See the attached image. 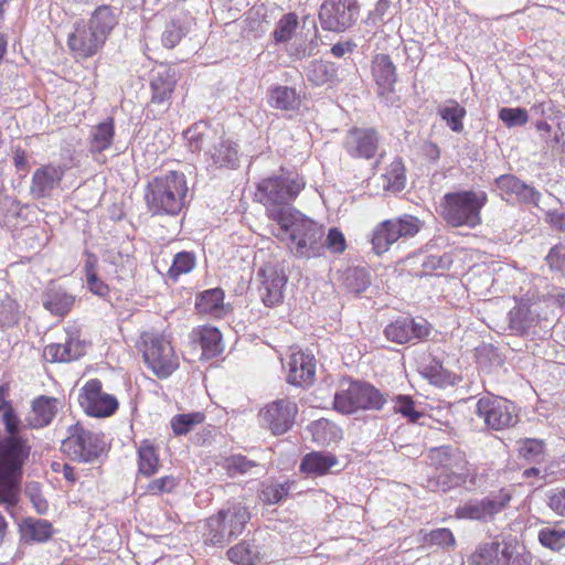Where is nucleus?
I'll list each match as a JSON object with an SVG mask.
<instances>
[{
  "mask_svg": "<svg viewBox=\"0 0 565 565\" xmlns=\"http://www.w3.org/2000/svg\"><path fill=\"white\" fill-rule=\"evenodd\" d=\"M2 423L7 436H0V504L9 510L19 501L23 466L31 446L22 435L21 420L14 409L2 414Z\"/></svg>",
  "mask_w": 565,
  "mask_h": 565,
  "instance_id": "obj_1",
  "label": "nucleus"
},
{
  "mask_svg": "<svg viewBox=\"0 0 565 565\" xmlns=\"http://www.w3.org/2000/svg\"><path fill=\"white\" fill-rule=\"evenodd\" d=\"M275 225L271 233L286 243L296 257L310 259L322 256L324 230L316 221L296 210Z\"/></svg>",
  "mask_w": 565,
  "mask_h": 565,
  "instance_id": "obj_2",
  "label": "nucleus"
},
{
  "mask_svg": "<svg viewBox=\"0 0 565 565\" xmlns=\"http://www.w3.org/2000/svg\"><path fill=\"white\" fill-rule=\"evenodd\" d=\"M305 180L296 172L280 170L279 174L264 178L257 184L256 199L275 224L296 211L291 202L305 188Z\"/></svg>",
  "mask_w": 565,
  "mask_h": 565,
  "instance_id": "obj_3",
  "label": "nucleus"
},
{
  "mask_svg": "<svg viewBox=\"0 0 565 565\" xmlns=\"http://www.w3.org/2000/svg\"><path fill=\"white\" fill-rule=\"evenodd\" d=\"M116 24L114 10L109 6H100L88 21L75 23L74 31L67 39L68 47L77 57H90L104 46Z\"/></svg>",
  "mask_w": 565,
  "mask_h": 565,
  "instance_id": "obj_4",
  "label": "nucleus"
},
{
  "mask_svg": "<svg viewBox=\"0 0 565 565\" xmlns=\"http://www.w3.org/2000/svg\"><path fill=\"white\" fill-rule=\"evenodd\" d=\"M185 175L182 172L169 171L157 175L148 182L145 200L152 215L177 216L185 204L188 194Z\"/></svg>",
  "mask_w": 565,
  "mask_h": 565,
  "instance_id": "obj_5",
  "label": "nucleus"
},
{
  "mask_svg": "<svg viewBox=\"0 0 565 565\" xmlns=\"http://www.w3.org/2000/svg\"><path fill=\"white\" fill-rule=\"evenodd\" d=\"M185 138L192 152L204 151L207 168L234 169L237 167V145L217 136L205 124H196L189 128Z\"/></svg>",
  "mask_w": 565,
  "mask_h": 565,
  "instance_id": "obj_6",
  "label": "nucleus"
},
{
  "mask_svg": "<svg viewBox=\"0 0 565 565\" xmlns=\"http://www.w3.org/2000/svg\"><path fill=\"white\" fill-rule=\"evenodd\" d=\"M250 520L247 507L233 502L204 521L202 536L205 544L224 546L239 536Z\"/></svg>",
  "mask_w": 565,
  "mask_h": 565,
  "instance_id": "obj_7",
  "label": "nucleus"
},
{
  "mask_svg": "<svg viewBox=\"0 0 565 565\" xmlns=\"http://www.w3.org/2000/svg\"><path fill=\"white\" fill-rule=\"evenodd\" d=\"M488 195L484 191L449 192L441 200V215L454 227H476L481 223V209L486 205Z\"/></svg>",
  "mask_w": 565,
  "mask_h": 565,
  "instance_id": "obj_8",
  "label": "nucleus"
},
{
  "mask_svg": "<svg viewBox=\"0 0 565 565\" xmlns=\"http://www.w3.org/2000/svg\"><path fill=\"white\" fill-rule=\"evenodd\" d=\"M385 403L386 398L380 390L360 381L342 383L333 397V408L344 415L359 411H380Z\"/></svg>",
  "mask_w": 565,
  "mask_h": 565,
  "instance_id": "obj_9",
  "label": "nucleus"
},
{
  "mask_svg": "<svg viewBox=\"0 0 565 565\" xmlns=\"http://www.w3.org/2000/svg\"><path fill=\"white\" fill-rule=\"evenodd\" d=\"M429 462L437 470V486L441 491L465 483L470 475V469L465 454L454 446H440L430 449Z\"/></svg>",
  "mask_w": 565,
  "mask_h": 565,
  "instance_id": "obj_10",
  "label": "nucleus"
},
{
  "mask_svg": "<svg viewBox=\"0 0 565 565\" xmlns=\"http://www.w3.org/2000/svg\"><path fill=\"white\" fill-rule=\"evenodd\" d=\"M470 565H531V556L518 542L497 537L477 547Z\"/></svg>",
  "mask_w": 565,
  "mask_h": 565,
  "instance_id": "obj_11",
  "label": "nucleus"
},
{
  "mask_svg": "<svg viewBox=\"0 0 565 565\" xmlns=\"http://www.w3.org/2000/svg\"><path fill=\"white\" fill-rule=\"evenodd\" d=\"M141 340L146 364L159 379L169 377L179 367V359L170 341L154 332H143Z\"/></svg>",
  "mask_w": 565,
  "mask_h": 565,
  "instance_id": "obj_12",
  "label": "nucleus"
},
{
  "mask_svg": "<svg viewBox=\"0 0 565 565\" xmlns=\"http://www.w3.org/2000/svg\"><path fill=\"white\" fill-rule=\"evenodd\" d=\"M105 441L100 434L76 423L67 428V436L62 441V450L72 460L90 462L104 451Z\"/></svg>",
  "mask_w": 565,
  "mask_h": 565,
  "instance_id": "obj_13",
  "label": "nucleus"
},
{
  "mask_svg": "<svg viewBox=\"0 0 565 565\" xmlns=\"http://www.w3.org/2000/svg\"><path fill=\"white\" fill-rule=\"evenodd\" d=\"M422 225L417 217L408 214L383 221L373 231L371 239L373 250L377 255L387 252L390 246L399 238L414 237L420 231Z\"/></svg>",
  "mask_w": 565,
  "mask_h": 565,
  "instance_id": "obj_14",
  "label": "nucleus"
},
{
  "mask_svg": "<svg viewBox=\"0 0 565 565\" xmlns=\"http://www.w3.org/2000/svg\"><path fill=\"white\" fill-rule=\"evenodd\" d=\"M475 413L489 429L493 430L513 427L519 422L516 406L512 402L494 395L480 397Z\"/></svg>",
  "mask_w": 565,
  "mask_h": 565,
  "instance_id": "obj_15",
  "label": "nucleus"
},
{
  "mask_svg": "<svg viewBox=\"0 0 565 565\" xmlns=\"http://www.w3.org/2000/svg\"><path fill=\"white\" fill-rule=\"evenodd\" d=\"M78 403L88 416L97 418L109 417L119 407L116 396L105 392L97 379L87 381L79 390Z\"/></svg>",
  "mask_w": 565,
  "mask_h": 565,
  "instance_id": "obj_16",
  "label": "nucleus"
},
{
  "mask_svg": "<svg viewBox=\"0 0 565 565\" xmlns=\"http://www.w3.org/2000/svg\"><path fill=\"white\" fill-rule=\"evenodd\" d=\"M359 15L356 0H326L319 11L322 29L343 32L351 28Z\"/></svg>",
  "mask_w": 565,
  "mask_h": 565,
  "instance_id": "obj_17",
  "label": "nucleus"
},
{
  "mask_svg": "<svg viewBox=\"0 0 565 565\" xmlns=\"http://www.w3.org/2000/svg\"><path fill=\"white\" fill-rule=\"evenodd\" d=\"M510 500L511 494L501 489L481 500L469 501L459 505L456 509V516L458 519L489 522L508 507Z\"/></svg>",
  "mask_w": 565,
  "mask_h": 565,
  "instance_id": "obj_18",
  "label": "nucleus"
},
{
  "mask_svg": "<svg viewBox=\"0 0 565 565\" xmlns=\"http://www.w3.org/2000/svg\"><path fill=\"white\" fill-rule=\"evenodd\" d=\"M256 281H258V296L266 307L274 308L282 303L284 290L288 281L282 268L267 264L258 269Z\"/></svg>",
  "mask_w": 565,
  "mask_h": 565,
  "instance_id": "obj_19",
  "label": "nucleus"
},
{
  "mask_svg": "<svg viewBox=\"0 0 565 565\" xmlns=\"http://www.w3.org/2000/svg\"><path fill=\"white\" fill-rule=\"evenodd\" d=\"M431 332L430 324L423 318L399 317L384 329L387 340L404 344L426 340Z\"/></svg>",
  "mask_w": 565,
  "mask_h": 565,
  "instance_id": "obj_20",
  "label": "nucleus"
},
{
  "mask_svg": "<svg viewBox=\"0 0 565 565\" xmlns=\"http://www.w3.org/2000/svg\"><path fill=\"white\" fill-rule=\"evenodd\" d=\"M297 412V405L291 401L278 399L267 405L259 416L274 435H281L291 428Z\"/></svg>",
  "mask_w": 565,
  "mask_h": 565,
  "instance_id": "obj_21",
  "label": "nucleus"
},
{
  "mask_svg": "<svg viewBox=\"0 0 565 565\" xmlns=\"http://www.w3.org/2000/svg\"><path fill=\"white\" fill-rule=\"evenodd\" d=\"M380 137L373 128H353L343 141L345 151L352 158L372 159L376 156Z\"/></svg>",
  "mask_w": 565,
  "mask_h": 565,
  "instance_id": "obj_22",
  "label": "nucleus"
},
{
  "mask_svg": "<svg viewBox=\"0 0 565 565\" xmlns=\"http://www.w3.org/2000/svg\"><path fill=\"white\" fill-rule=\"evenodd\" d=\"M177 83L178 74L173 67L161 65L156 68L150 82L152 96L149 107L158 106L159 111H166Z\"/></svg>",
  "mask_w": 565,
  "mask_h": 565,
  "instance_id": "obj_23",
  "label": "nucleus"
},
{
  "mask_svg": "<svg viewBox=\"0 0 565 565\" xmlns=\"http://www.w3.org/2000/svg\"><path fill=\"white\" fill-rule=\"evenodd\" d=\"M66 172L65 166L44 164L38 168L31 180L30 193L34 199L50 198L61 184Z\"/></svg>",
  "mask_w": 565,
  "mask_h": 565,
  "instance_id": "obj_24",
  "label": "nucleus"
},
{
  "mask_svg": "<svg viewBox=\"0 0 565 565\" xmlns=\"http://www.w3.org/2000/svg\"><path fill=\"white\" fill-rule=\"evenodd\" d=\"M495 188L503 200L515 199L521 203L537 205L541 193L513 174H502L494 180Z\"/></svg>",
  "mask_w": 565,
  "mask_h": 565,
  "instance_id": "obj_25",
  "label": "nucleus"
},
{
  "mask_svg": "<svg viewBox=\"0 0 565 565\" xmlns=\"http://www.w3.org/2000/svg\"><path fill=\"white\" fill-rule=\"evenodd\" d=\"M86 343L76 334H68L63 343H50L43 349L49 363H70L85 355Z\"/></svg>",
  "mask_w": 565,
  "mask_h": 565,
  "instance_id": "obj_26",
  "label": "nucleus"
},
{
  "mask_svg": "<svg viewBox=\"0 0 565 565\" xmlns=\"http://www.w3.org/2000/svg\"><path fill=\"white\" fill-rule=\"evenodd\" d=\"M316 374V360L312 354L301 351L292 353L288 359L287 381L295 386L312 384Z\"/></svg>",
  "mask_w": 565,
  "mask_h": 565,
  "instance_id": "obj_27",
  "label": "nucleus"
},
{
  "mask_svg": "<svg viewBox=\"0 0 565 565\" xmlns=\"http://www.w3.org/2000/svg\"><path fill=\"white\" fill-rule=\"evenodd\" d=\"M540 322L535 305H520L509 312V328L516 335H536Z\"/></svg>",
  "mask_w": 565,
  "mask_h": 565,
  "instance_id": "obj_28",
  "label": "nucleus"
},
{
  "mask_svg": "<svg viewBox=\"0 0 565 565\" xmlns=\"http://www.w3.org/2000/svg\"><path fill=\"white\" fill-rule=\"evenodd\" d=\"M62 407L60 398L41 395L32 402V409L25 417L26 425L31 428L49 426Z\"/></svg>",
  "mask_w": 565,
  "mask_h": 565,
  "instance_id": "obj_29",
  "label": "nucleus"
},
{
  "mask_svg": "<svg viewBox=\"0 0 565 565\" xmlns=\"http://www.w3.org/2000/svg\"><path fill=\"white\" fill-rule=\"evenodd\" d=\"M371 72L379 95L383 96L394 90L397 73L396 66L388 55L376 54L371 62Z\"/></svg>",
  "mask_w": 565,
  "mask_h": 565,
  "instance_id": "obj_30",
  "label": "nucleus"
},
{
  "mask_svg": "<svg viewBox=\"0 0 565 565\" xmlns=\"http://www.w3.org/2000/svg\"><path fill=\"white\" fill-rule=\"evenodd\" d=\"M75 302V296L61 286L51 285L42 295V305L54 316H66Z\"/></svg>",
  "mask_w": 565,
  "mask_h": 565,
  "instance_id": "obj_31",
  "label": "nucleus"
},
{
  "mask_svg": "<svg viewBox=\"0 0 565 565\" xmlns=\"http://www.w3.org/2000/svg\"><path fill=\"white\" fill-rule=\"evenodd\" d=\"M19 527L21 536L25 542L45 543L54 533L51 522L31 516L24 518Z\"/></svg>",
  "mask_w": 565,
  "mask_h": 565,
  "instance_id": "obj_32",
  "label": "nucleus"
},
{
  "mask_svg": "<svg viewBox=\"0 0 565 565\" xmlns=\"http://www.w3.org/2000/svg\"><path fill=\"white\" fill-rule=\"evenodd\" d=\"M268 105L279 110H296L301 104L300 96L292 87L274 85L267 92Z\"/></svg>",
  "mask_w": 565,
  "mask_h": 565,
  "instance_id": "obj_33",
  "label": "nucleus"
},
{
  "mask_svg": "<svg viewBox=\"0 0 565 565\" xmlns=\"http://www.w3.org/2000/svg\"><path fill=\"white\" fill-rule=\"evenodd\" d=\"M115 137V124L113 118L94 126L90 131L88 149L92 153H100L110 148Z\"/></svg>",
  "mask_w": 565,
  "mask_h": 565,
  "instance_id": "obj_34",
  "label": "nucleus"
},
{
  "mask_svg": "<svg viewBox=\"0 0 565 565\" xmlns=\"http://www.w3.org/2000/svg\"><path fill=\"white\" fill-rule=\"evenodd\" d=\"M224 307V291L221 288H212L202 291L195 300V308L200 313L220 317Z\"/></svg>",
  "mask_w": 565,
  "mask_h": 565,
  "instance_id": "obj_35",
  "label": "nucleus"
},
{
  "mask_svg": "<svg viewBox=\"0 0 565 565\" xmlns=\"http://www.w3.org/2000/svg\"><path fill=\"white\" fill-rule=\"evenodd\" d=\"M335 463L337 459L333 455L313 451L302 458L300 471L307 475L321 476Z\"/></svg>",
  "mask_w": 565,
  "mask_h": 565,
  "instance_id": "obj_36",
  "label": "nucleus"
},
{
  "mask_svg": "<svg viewBox=\"0 0 565 565\" xmlns=\"http://www.w3.org/2000/svg\"><path fill=\"white\" fill-rule=\"evenodd\" d=\"M520 456L529 462L540 465L547 458L546 446L542 439L525 438L518 441Z\"/></svg>",
  "mask_w": 565,
  "mask_h": 565,
  "instance_id": "obj_37",
  "label": "nucleus"
},
{
  "mask_svg": "<svg viewBox=\"0 0 565 565\" xmlns=\"http://www.w3.org/2000/svg\"><path fill=\"white\" fill-rule=\"evenodd\" d=\"M306 74L309 82L316 86H321L335 78L337 68L330 62L312 61L309 63Z\"/></svg>",
  "mask_w": 565,
  "mask_h": 565,
  "instance_id": "obj_38",
  "label": "nucleus"
},
{
  "mask_svg": "<svg viewBox=\"0 0 565 565\" xmlns=\"http://www.w3.org/2000/svg\"><path fill=\"white\" fill-rule=\"evenodd\" d=\"M202 355L213 359L223 352L222 334L216 328L205 327L200 331Z\"/></svg>",
  "mask_w": 565,
  "mask_h": 565,
  "instance_id": "obj_39",
  "label": "nucleus"
},
{
  "mask_svg": "<svg viewBox=\"0 0 565 565\" xmlns=\"http://www.w3.org/2000/svg\"><path fill=\"white\" fill-rule=\"evenodd\" d=\"M227 556L237 565H253L259 558V551L253 542L244 541L231 547Z\"/></svg>",
  "mask_w": 565,
  "mask_h": 565,
  "instance_id": "obj_40",
  "label": "nucleus"
},
{
  "mask_svg": "<svg viewBox=\"0 0 565 565\" xmlns=\"http://www.w3.org/2000/svg\"><path fill=\"white\" fill-rule=\"evenodd\" d=\"M139 472L146 477L154 475L158 470L159 458L151 443L143 440L138 449Z\"/></svg>",
  "mask_w": 565,
  "mask_h": 565,
  "instance_id": "obj_41",
  "label": "nucleus"
},
{
  "mask_svg": "<svg viewBox=\"0 0 565 565\" xmlns=\"http://www.w3.org/2000/svg\"><path fill=\"white\" fill-rule=\"evenodd\" d=\"M439 115L452 131H462V119L466 116V109L460 106L458 102L454 99L447 100L446 104L439 109Z\"/></svg>",
  "mask_w": 565,
  "mask_h": 565,
  "instance_id": "obj_42",
  "label": "nucleus"
},
{
  "mask_svg": "<svg viewBox=\"0 0 565 565\" xmlns=\"http://www.w3.org/2000/svg\"><path fill=\"white\" fill-rule=\"evenodd\" d=\"M205 419V415L201 412L178 414L171 418V428L177 436L186 435L195 426L202 424Z\"/></svg>",
  "mask_w": 565,
  "mask_h": 565,
  "instance_id": "obj_43",
  "label": "nucleus"
},
{
  "mask_svg": "<svg viewBox=\"0 0 565 565\" xmlns=\"http://www.w3.org/2000/svg\"><path fill=\"white\" fill-rule=\"evenodd\" d=\"M259 465L256 461L247 459L243 455H233L226 457L222 462V468L231 478L243 476L252 471L254 468H258Z\"/></svg>",
  "mask_w": 565,
  "mask_h": 565,
  "instance_id": "obj_44",
  "label": "nucleus"
},
{
  "mask_svg": "<svg viewBox=\"0 0 565 565\" xmlns=\"http://www.w3.org/2000/svg\"><path fill=\"white\" fill-rule=\"evenodd\" d=\"M194 266V254L191 252H180L174 255L172 264L168 269L167 276L172 281H177L181 275L192 271Z\"/></svg>",
  "mask_w": 565,
  "mask_h": 565,
  "instance_id": "obj_45",
  "label": "nucleus"
},
{
  "mask_svg": "<svg viewBox=\"0 0 565 565\" xmlns=\"http://www.w3.org/2000/svg\"><path fill=\"white\" fill-rule=\"evenodd\" d=\"M299 26L298 17L295 13L284 14L276 24L273 36L276 43L290 41Z\"/></svg>",
  "mask_w": 565,
  "mask_h": 565,
  "instance_id": "obj_46",
  "label": "nucleus"
},
{
  "mask_svg": "<svg viewBox=\"0 0 565 565\" xmlns=\"http://www.w3.org/2000/svg\"><path fill=\"white\" fill-rule=\"evenodd\" d=\"M19 321V305L8 294L0 295V328H9Z\"/></svg>",
  "mask_w": 565,
  "mask_h": 565,
  "instance_id": "obj_47",
  "label": "nucleus"
},
{
  "mask_svg": "<svg viewBox=\"0 0 565 565\" xmlns=\"http://www.w3.org/2000/svg\"><path fill=\"white\" fill-rule=\"evenodd\" d=\"M539 541L552 551H559L565 546V530L561 527L546 526L540 530Z\"/></svg>",
  "mask_w": 565,
  "mask_h": 565,
  "instance_id": "obj_48",
  "label": "nucleus"
},
{
  "mask_svg": "<svg viewBox=\"0 0 565 565\" xmlns=\"http://www.w3.org/2000/svg\"><path fill=\"white\" fill-rule=\"evenodd\" d=\"M188 33L182 22L172 20L167 23L161 36L162 45L167 49H173Z\"/></svg>",
  "mask_w": 565,
  "mask_h": 565,
  "instance_id": "obj_49",
  "label": "nucleus"
},
{
  "mask_svg": "<svg viewBox=\"0 0 565 565\" xmlns=\"http://www.w3.org/2000/svg\"><path fill=\"white\" fill-rule=\"evenodd\" d=\"M291 484L289 481L267 484L262 490L260 498L268 504H276L288 497Z\"/></svg>",
  "mask_w": 565,
  "mask_h": 565,
  "instance_id": "obj_50",
  "label": "nucleus"
},
{
  "mask_svg": "<svg viewBox=\"0 0 565 565\" xmlns=\"http://www.w3.org/2000/svg\"><path fill=\"white\" fill-rule=\"evenodd\" d=\"M370 276L363 268H352L347 271L345 285L350 291L360 294L370 286Z\"/></svg>",
  "mask_w": 565,
  "mask_h": 565,
  "instance_id": "obj_51",
  "label": "nucleus"
},
{
  "mask_svg": "<svg viewBox=\"0 0 565 565\" xmlns=\"http://www.w3.org/2000/svg\"><path fill=\"white\" fill-rule=\"evenodd\" d=\"M394 412L407 418L411 423H416L423 414L415 409V403L408 395H397L394 398Z\"/></svg>",
  "mask_w": 565,
  "mask_h": 565,
  "instance_id": "obj_52",
  "label": "nucleus"
},
{
  "mask_svg": "<svg viewBox=\"0 0 565 565\" xmlns=\"http://www.w3.org/2000/svg\"><path fill=\"white\" fill-rule=\"evenodd\" d=\"M386 188L392 192H401L406 185L405 168L401 161L392 162L386 173Z\"/></svg>",
  "mask_w": 565,
  "mask_h": 565,
  "instance_id": "obj_53",
  "label": "nucleus"
},
{
  "mask_svg": "<svg viewBox=\"0 0 565 565\" xmlns=\"http://www.w3.org/2000/svg\"><path fill=\"white\" fill-rule=\"evenodd\" d=\"M499 118L509 128L524 126L529 121V115L524 108L503 107L499 111Z\"/></svg>",
  "mask_w": 565,
  "mask_h": 565,
  "instance_id": "obj_54",
  "label": "nucleus"
},
{
  "mask_svg": "<svg viewBox=\"0 0 565 565\" xmlns=\"http://www.w3.org/2000/svg\"><path fill=\"white\" fill-rule=\"evenodd\" d=\"M347 248L343 233L337 227L329 230L326 239H322V255L328 249L332 254H342Z\"/></svg>",
  "mask_w": 565,
  "mask_h": 565,
  "instance_id": "obj_55",
  "label": "nucleus"
},
{
  "mask_svg": "<svg viewBox=\"0 0 565 565\" xmlns=\"http://www.w3.org/2000/svg\"><path fill=\"white\" fill-rule=\"evenodd\" d=\"M179 479L173 476H164L150 481L147 491L154 495L171 493L179 486Z\"/></svg>",
  "mask_w": 565,
  "mask_h": 565,
  "instance_id": "obj_56",
  "label": "nucleus"
},
{
  "mask_svg": "<svg viewBox=\"0 0 565 565\" xmlns=\"http://www.w3.org/2000/svg\"><path fill=\"white\" fill-rule=\"evenodd\" d=\"M425 542L437 546H454L456 541L449 529L440 527L430 531L425 535Z\"/></svg>",
  "mask_w": 565,
  "mask_h": 565,
  "instance_id": "obj_57",
  "label": "nucleus"
},
{
  "mask_svg": "<svg viewBox=\"0 0 565 565\" xmlns=\"http://www.w3.org/2000/svg\"><path fill=\"white\" fill-rule=\"evenodd\" d=\"M25 494L33 504L34 510L38 514H46L49 510V503L41 493L40 487L36 482L29 483L25 489Z\"/></svg>",
  "mask_w": 565,
  "mask_h": 565,
  "instance_id": "obj_58",
  "label": "nucleus"
},
{
  "mask_svg": "<svg viewBox=\"0 0 565 565\" xmlns=\"http://www.w3.org/2000/svg\"><path fill=\"white\" fill-rule=\"evenodd\" d=\"M317 36L313 35L308 43H294L290 45L288 53L291 57L297 60L305 58L307 56H311L316 53L317 49Z\"/></svg>",
  "mask_w": 565,
  "mask_h": 565,
  "instance_id": "obj_59",
  "label": "nucleus"
},
{
  "mask_svg": "<svg viewBox=\"0 0 565 565\" xmlns=\"http://www.w3.org/2000/svg\"><path fill=\"white\" fill-rule=\"evenodd\" d=\"M547 504L556 514L565 516V488L548 491Z\"/></svg>",
  "mask_w": 565,
  "mask_h": 565,
  "instance_id": "obj_60",
  "label": "nucleus"
},
{
  "mask_svg": "<svg viewBox=\"0 0 565 565\" xmlns=\"http://www.w3.org/2000/svg\"><path fill=\"white\" fill-rule=\"evenodd\" d=\"M546 262L551 269L565 274V246L557 245L551 248Z\"/></svg>",
  "mask_w": 565,
  "mask_h": 565,
  "instance_id": "obj_61",
  "label": "nucleus"
},
{
  "mask_svg": "<svg viewBox=\"0 0 565 565\" xmlns=\"http://www.w3.org/2000/svg\"><path fill=\"white\" fill-rule=\"evenodd\" d=\"M87 288L99 297H106L109 292V287L98 276L97 273H89L86 277Z\"/></svg>",
  "mask_w": 565,
  "mask_h": 565,
  "instance_id": "obj_62",
  "label": "nucleus"
},
{
  "mask_svg": "<svg viewBox=\"0 0 565 565\" xmlns=\"http://www.w3.org/2000/svg\"><path fill=\"white\" fill-rule=\"evenodd\" d=\"M422 268V275H430L437 269H445L446 265L443 257L428 255L423 258Z\"/></svg>",
  "mask_w": 565,
  "mask_h": 565,
  "instance_id": "obj_63",
  "label": "nucleus"
},
{
  "mask_svg": "<svg viewBox=\"0 0 565 565\" xmlns=\"http://www.w3.org/2000/svg\"><path fill=\"white\" fill-rule=\"evenodd\" d=\"M547 222L558 231H565V212L557 210L550 211L546 214Z\"/></svg>",
  "mask_w": 565,
  "mask_h": 565,
  "instance_id": "obj_64",
  "label": "nucleus"
}]
</instances>
